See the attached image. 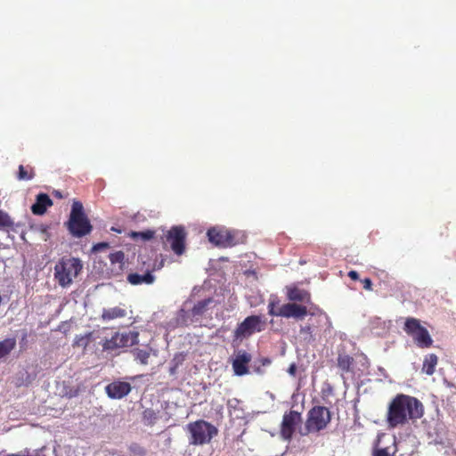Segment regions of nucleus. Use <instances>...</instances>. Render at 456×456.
<instances>
[{"mask_svg": "<svg viewBox=\"0 0 456 456\" xmlns=\"http://www.w3.org/2000/svg\"><path fill=\"white\" fill-rule=\"evenodd\" d=\"M423 414L424 407L419 399L398 394L388 404L386 421L389 428H396L420 419Z\"/></svg>", "mask_w": 456, "mask_h": 456, "instance_id": "f257e3e1", "label": "nucleus"}, {"mask_svg": "<svg viewBox=\"0 0 456 456\" xmlns=\"http://www.w3.org/2000/svg\"><path fill=\"white\" fill-rule=\"evenodd\" d=\"M65 226L74 238L85 237L93 231V225L85 213L83 204L80 201H73L71 211L68 221L65 223Z\"/></svg>", "mask_w": 456, "mask_h": 456, "instance_id": "f03ea898", "label": "nucleus"}, {"mask_svg": "<svg viewBox=\"0 0 456 456\" xmlns=\"http://www.w3.org/2000/svg\"><path fill=\"white\" fill-rule=\"evenodd\" d=\"M83 265L76 257H61L54 266V279L62 288L71 285L73 280L81 273Z\"/></svg>", "mask_w": 456, "mask_h": 456, "instance_id": "7ed1b4c3", "label": "nucleus"}, {"mask_svg": "<svg viewBox=\"0 0 456 456\" xmlns=\"http://www.w3.org/2000/svg\"><path fill=\"white\" fill-rule=\"evenodd\" d=\"M279 314L281 317L297 320H303L306 315H311L318 319L319 322H329L328 315L316 305H311L307 308V306L297 303H287L280 306Z\"/></svg>", "mask_w": 456, "mask_h": 456, "instance_id": "20e7f679", "label": "nucleus"}, {"mask_svg": "<svg viewBox=\"0 0 456 456\" xmlns=\"http://www.w3.org/2000/svg\"><path fill=\"white\" fill-rule=\"evenodd\" d=\"M187 430L190 434L189 443L191 445L209 444L212 438L218 434L217 428L204 419L189 423Z\"/></svg>", "mask_w": 456, "mask_h": 456, "instance_id": "39448f33", "label": "nucleus"}, {"mask_svg": "<svg viewBox=\"0 0 456 456\" xmlns=\"http://www.w3.org/2000/svg\"><path fill=\"white\" fill-rule=\"evenodd\" d=\"M404 332L411 337L415 345L419 348H429L433 345V338L428 330L421 325L419 319L408 317L403 325Z\"/></svg>", "mask_w": 456, "mask_h": 456, "instance_id": "423d86ee", "label": "nucleus"}, {"mask_svg": "<svg viewBox=\"0 0 456 456\" xmlns=\"http://www.w3.org/2000/svg\"><path fill=\"white\" fill-rule=\"evenodd\" d=\"M331 420L330 411L324 406H314L307 412L305 429L307 433H317L325 429Z\"/></svg>", "mask_w": 456, "mask_h": 456, "instance_id": "0eeeda50", "label": "nucleus"}, {"mask_svg": "<svg viewBox=\"0 0 456 456\" xmlns=\"http://www.w3.org/2000/svg\"><path fill=\"white\" fill-rule=\"evenodd\" d=\"M186 232L183 226H173L160 236L161 242L169 245L173 252L181 256L185 251Z\"/></svg>", "mask_w": 456, "mask_h": 456, "instance_id": "6e6552de", "label": "nucleus"}, {"mask_svg": "<svg viewBox=\"0 0 456 456\" xmlns=\"http://www.w3.org/2000/svg\"><path fill=\"white\" fill-rule=\"evenodd\" d=\"M265 330V322L258 315H250L245 318L233 331V340H243L256 332Z\"/></svg>", "mask_w": 456, "mask_h": 456, "instance_id": "1a4fd4ad", "label": "nucleus"}, {"mask_svg": "<svg viewBox=\"0 0 456 456\" xmlns=\"http://www.w3.org/2000/svg\"><path fill=\"white\" fill-rule=\"evenodd\" d=\"M301 423L302 416L300 412L293 410L285 412L281 424V436L286 441H290L297 426Z\"/></svg>", "mask_w": 456, "mask_h": 456, "instance_id": "9d476101", "label": "nucleus"}, {"mask_svg": "<svg viewBox=\"0 0 456 456\" xmlns=\"http://www.w3.org/2000/svg\"><path fill=\"white\" fill-rule=\"evenodd\" d=\"M207 235L208 240L218 247L228 248L236 244L233 233L224 228H210L208 230Z\"/></svg>", "mask_w": 456, "mask_h": 456, "instance_id": "9b49d317", "label": "nucleus"}, {"mask_svg": "<svg viewBox=\"0 0 456 456\" xmlns=\"http://www.w3.org/2000/svg\"><path fill=\"white\" fill-rule=\"evenodd\" d=\"M252 356L245 350H238L235 358L232 360V365L235 375L243 376L248 373V363L251 362Z\"/></svg>", "mask_w": 456, "mask_h": 456, "instance_id": "f8f14e48", "label": "nucleus"}, {"mask_svg": "<svg viewBox=\"0 0 456 456\" xmlns=\"http://www.w3.org/2000/svg\"><path fill=\"white\" fill-rule=\"evenodd\" d=\"M132 387L130 383L116 380L105 387V391L108 396L111 399H121L127 395Z\"/></svg>", "mask_w": 456, "mask_h": 456, "instance_id": "ddd939ff", "label": "nucleus"}, {"mask_svg": "<svg viewBox=\"0 0 456 456\" xmlns=\"http://www.w3.org/2000/svg\"><path fill=\"white\" fill-rule=\"evenodd\" d=\"M53 204L49 195L42 192L37 195L36 202L31 206V211L34 215L42 216Z\"/></svg>", "mask_w": 456, "mask_h": 456, "instance_id": "4468645a", "label": "nucleus"}, {"mask_svg": "<svg viewBox=\"0 0 456 456\" xmlns=\"http://www.w3.org/2000/svg\"><path fill=\"white\" fill-rule=\"evenodd\" d=\"M287 297L289 300L292 301V303L300 302L314 305L312 304L311 294L307 290L297 287L288 289Z\"/></svg>", "mask_w": 456, "mask_h": 456, "instance_id": "2eb2a0df", "label": "nucleus"}, {"mask_svg": "<svg viewBox=\"0 0 456 456\" xmlns=\"http://www.w3.org/2000/svg\"><path fill=\"white\" fill-rule=\"evenodd\" d=\"M116 340H118L119 347L131 346L138 343L137 332L119 333L116 332Z\"/></svg>", "mask_w": 456, "mask_h": 456, "instance_id": "dca6fc26", "label": "nucleus"}, {"mask_svg": "<svg viewBox=\"0 0 456 456\" xmlns=\"http://www.w3.org/2000/svg\"><path fill=\"white\" fill-rule=\"evenodd\" d=\"M338 367L341 370V374L353 372V365L354 359L346 354H338Z\"/></svg>", "mask_w": 456, "mask_h": 456, "instance_id": "f3484780", "label": "nucleus"}, {"mask_svg": "<svg viewBox=\"0 0 456 456\" xmlns=\"http://www.w3.org/2000/svg\"><path fill=\"white\" fill-rule=\"evenodd\" d=\"M127 281L132 285L151 284L155 281V277L149 271L145 274L130 273L127 276Z\"/></svg>", "mask_w": 456, "mask_h": 456, "instance_id": "a211bd4d", "label": "nucleus"}, {"mask_svg": "<svg viewBox=\"0 0 456 456\" xmlns=\"http://www.w3.org/2000/svg\"><path fill=\"white\" fill-rule=\"evenodd\" d=\"M438 363V357L435 354H428L424 357L422 363V372L431 376L436 371V367Z\"/></svg>", "mask_w": 456, "mask_h": 456, "instance_id": "6ab92c4d", "label": "nucleus"}, {"mask_svg": "<svg viewBox=\"0 0 456 456\" xmlns=\"http://www.w3.org/2000/svg\"><path fill=\"white\" fill-rule=\"evenodd\" d=\"M126 315V311L119 306L103 309L102 319L103 321H111L118 318H123Z\"/></svg>", "mask_w": 456, "mask_h": 456, "instance_id": "aec40b11", "label": "nucleus"}, {"mask_svg": "<svg viewBox=\"0 0 456 456\" xmlns=\"http://www.w3.org/2000/svg\"><path fill=\"white\" fill-rule=\"evenodd\" d=\"M159 411H156L151 408H147L142 411V422L146 426H154L159 419Z\"/></svg>", "mask_w": 456, "mask_h": 456, "instance_id": "412c9836", "label": "nucleus"}, {"mask_svg": "<svg viewBox=\"0 0 456 456\" xmlns=\"http://www.w3.org/2000/svg\"><path fill=\"white\" fill-rule=\"evenodd\" d=\"M16 346V340L13 338H5L0 341V359L8 355Z\"/></svg>", "mask_w": 456, "mask_h": 456, "instance_id": "4be33fe9", "label": "nucleus"}, {"mask_svg": "<svg viewBox=\"0 0 456 456\" xmlns=\"http://www.w3.org/2000/svg\"><path fill=\"white\" fill-rule=\"evenodd\" d=\"M35 176V171L34 168L27 166L24 167L23 165L19 166V171L17 174V179L20 181H28L33 179Z\"/></svg>", "mask_w": 456, "mask_h": 456, "instance_id": "5701e85b", "label": "nucleus"}, {"mask_svg": "<svg viewBox=\"0 0 456 456\" xmlns=\"http://www.w3.org/2000/svg\"><path fill=\"white\" fill-rule=\"evenodd\" d=\"M133 355L136 361H138L141 364L146 365L148 364V360L151 355V350H144L140 348H134L133 351Z\"/></svg>", "mask_w": 456, "mask_h": 456, "instance_id": "b1692460", "label": "nucleus"}, {"mask_svg": "<svg viewBox=\"0 0 456 456\" xmlns=\"http://www.w3.org/2000/svg\"><path fill=\"white\" fill-rule=\"evenodd\" d=\"M212 302V299L211 298H207V299H203V300H200L199 301L197 304L194 305L191 312H192V314L194 316H197V315H202L208 305Z\"/></svg>", "mask_w": 456, "mask_h": 456, "instance_id": "393cba45", "label": "nucleus"}, {"mask_svg": "<svg viewBox=\"0 0 456 456\" xmlns=\"http://www.w3.org/2000/svg\"><path fill=\"white\" fill-rule=\"evenodd\" d=\"M93 332H87L85 335L77 336L74 339L73 346L86 348L92 340Z\"/></svg>", "mask_w": 456, "mask_h": 456, "instance_id": "a878e982", "label": "nucleus"}, {"mask_svg": "<svg viewBox=\"0 0 456 456\" xmlns=\"http://www.w3.org/2000/svg\"><path fill=\"white\" fill-rule=\"evenodd\" d=\"M125 254L123 251H117L110 255V261L112 265H118V269L122 270L125 265Z\"/></svg>", "mask_w": 456, "mask_h": 456, "instance_id": "bb28decb", "label": "nucleus"}, {"mask_svg": "<svg viewBox=\"0 0 456 456\" xmlns=\"http://www.w3.org/2000/svg\"><path fill=\"white\" fill-rule=\"evenodd\" d=\"M155 235V231L153 230H146L142 232H132L130 233V236L133 239H142V240H151Z\"/></svg>", "mask_w": 456, "mask_h": 456, "instance_id": "cd10ccee", "label": "nucleus"}, {"mask_svg": "<svg viewBox=\"0 0 456 456\" xmlns=\"http://www.w3.org/2000/svg\"><path fill=\"white\" fill-rule=\"evenodd\" d=\"M13 222L10 216L6 212L0 210V229L11 228Z\"/></svg>", "mask_w": 456, "mask_h": 456, "instance_id": "c85d7f7f", "label": "nucleus"}, {"mask_svg": "<svg viewBox=\"0 0 456 456\" xmlns=\"http://www.w3.org/2000/svg\"><path fill=\"white\" fill-rule=\"evenodd\" d=\"M320 323L321 322H319L317 321V324L316 325L314 323H308V324H306L305 326H301V328H300V334L305 336V338H312L313 337L312 334H313L314 330L316 328H318Z\"/></svg>", "mask_w": 456, "mask_h": 456, "instance_id": "c756f323", "label": "nucleus"}, {"mask_svg": "<svg viewBox=\"0 0 456 456\" xmlns=\"http://www.w3.org/2000/svg\"><path fill=\"white\" fill-rule=\"evenodd\" d=\"M102 348L104 351H113L115 349L120 348L118 340H116L115 334L110 339H106L104 341L102 344Z\"/></svg>", "mask_w": 456, "mask_h": 456, "instance_id": "7c9ffc66", "label": "nucleus"}, {"mask_svg": "<svg viewBox=\"0 0 456 456\" xmlns=\"http://www.w3.org/2000/svg\"><path fill=\"white\" fill-rule=\"evenodd\" d=\"M279 305L278 300H271L268 304V314L271 316H280V307L276 310V306Z\"/></svg>", "mask_w": 456, "mask_h": 456, "instance_id": "2f4dec72", "label": "nucleus"}, {"mask_svg": "<svg viewBox=\"0 0 456 456\" xmlns=\"http://www.w3.org/2000/svg\"><path fill=\"white\" fill-rule=\"evenodd\" d=\"M372 456H395L394 452L391 453L388 448H376L372 452Z\"/></svg>", "mask_w": 456, "mask_h": 456, "instance_id": "473e14b6", "label": "nucleus"}, {"mask_svg": "<svg viewBox=\"0 0 456 456\" xmlns=\"http://www.w3.org/2000/svg\"><path fill=\"white\" fill-rule=\"evenodd\" d=\"M362 285H363V289H366V290H372V281L370 278H364L362 280H361Z\"/></svg>", "mask_w": 456, "mask_h": 456, "instance_id": "72a5a7b5", "label": "nucleus"}, {"mask_svg": "<svg viewBox=\"0 0 456 456\" xmlns=\"http://www.w3.org/2000/svg\"><path fill=\"white\" fill-rule=\"evenodd\" d=\"M297 365L296 363H291L288 369V373L290 375V376H296V373H297Z\"/></svg>", "mask_w": 456, "mask_h": 456, "instance_id": "f704fd0d", "label": "nucleus"}, {"mask_svg": "<svg viewBox=\"0 0 456 456\" xmlns=\"http://www.w3.org/2000/svg\"><path fill=\"white\" fill-rule=\"evenodd\" d=\"M109 247V244L107 242H101L94 246V249L99 250L101 248H106Z\"/></svg>", "mask_w": 456, "mask_h": 456, "instance_id": "c9c22d12", "label": "nucleus"}, {"mask_svg": "<svg viewBox=\"0 0 456 456\" xmlns=\"http://www.w3.org/2000/svg\"><path fill=\"white\" fill-rule=\"evenodd\" d=\"M348 276H349L352 280H354V281H357V280H359V274H358V273H357L356 271H354V270L350 271V272L348 273Z\"/></svg>", "mask_w": 456, "mask_h": 456, "instance_id": "e433bc0d", "label": "nucleus"}, {"mask_svg": "<svg viewBox=\"0 0 456 456\" xmlns=\"http://www.w3.org/2000/svg\"><path fill=\"white\" fill-rule=\"evenodd\" d=\"M179 362H176L174 367L170 368V373L174 374L175 372V369L177 368Z\"/></svg>", "mask_w": 456, "mask_h": 456, "instance_id": "4c0bfd02", "label": "nucleus"}, {"mask_svg": "<svg viewBox=\"0 0 456 456\" xmlns=\"http://www.w3.org/2000/svg\"><path fill=\"white\" fill-rule=\"evenodd\" d=\"M54 196H55V197H57V198H59V199H61V198H62L61 193L60 191H54Z\"/></svg>", "mask_w": 456, "mask_h": 456, "instance_id": "58836bf2", "label": "nucleus"}, {"mask_svg": "<svg viewBox=\"0 0 456 456\" xmlns=\"http://www.w3.org/2000/svg\"><path fill=\"white\" fill-rule=\"evenodd\" d=\"M111 230H113L115 232H120V230H118V229H115V228H111Z\"/></svg>", "mask_w": 456, "mask_h": 456, "instance_id": "ea45409f", "label": "nucleus"}]
</instances>
